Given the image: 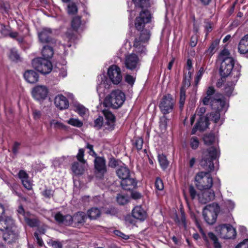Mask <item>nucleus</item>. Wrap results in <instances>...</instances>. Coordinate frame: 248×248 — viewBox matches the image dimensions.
I'll return each mask as SVG.
<instances>
[{
	"instance_id": "obj_12",
	"label": "nucleus",
	"mask_w": 248,
	"mask_h": 248,
	"mask_svg": "<svg viewBox=\"0 0 248 248\" xmlns=\"http://www.w3.org/2000/svg\"><path fill=\"white\" fill-rule=\"evenodd\" d=\"M108 75L109 79L114 84H119L122 79L121 69L116 65H112L109 67Z\"/></svg>"
},
{
	"instance_id": "obj_47",
	"label": "nucleus",
	"mask_w": 248,
	"mask_h": 248,
	"mask_svg": "<svg viewBox=\"0 0 248 248\" xmlns=\"http://www.w3.org/2000/svg\"><path fill=\"white\" fill-rule=\"evenodd\" d=\"M9 58L11 60L16 61L19 59L20 57L17 52L16 50L12 49L10 50Z\"/></svg>"
},
{
	"instance_id": "obj_51",
	"label": "nucleus",
	"mask_w": 248,
	"mask_h": 248,
	"mask_svg": "<svg viewBox=\"0 0 248 248\" xmlns=\"http://www.w3.org/2000/svg\"><path fill=\"white\" fill-rule=\"evenodd\" d=\"M103 122V118L102 117L99 116L94 122V127L97 129H99L102 126Z\"/></svg>"
},
{
	"instance_id": "obj_57",
	"label": "nucleus",
	"mask_w": 248,
	"mask_h": 248,
	"mask_svg": "<svg viewBox=\"0 0 248 248\" xmlns=\"http://www.w3.org/2000/svg\"><path fill=\"white\" fill-rule=\"evenodd\" d=\"M22 183L24 186L28 190H30L32 188V184L30 181L29 180V178L22 181Z\"/></svg>"
},
{
	"instance_id": "obj_15",
	"label": "nucleus",
	"mask_w": 248,
	"mask_h": 248,
	"mask_svg": "<svg viewBox=\"0 0 248 248\" xmlns=\"http://www.w3.org/2000/svg\"><path fill=\"white\" fill-rule=\"evenodd\" d=\"M4 232L3 238L7 243H12L18 238V231L16 227Z\"/></svg>"
},
{
	"instance_id": "obj_64",
	"label": "nucleus",
	"mask_w": 248,
	"mask_h": 248,
	"mask_svg": "<svg viewBox=\"0 0 248 248\" xmlns=\"http://www.w3.org/2000/svg\"><path fill=\"white\" fill-rule=\"evenodd\" d=\"M53 192L50 189H45L43 192V195L46 198H50L53 195Z\"/></svg>"
},
{
	"instance_id": "obj_21",
	"label": "nucleus",
	"mask_w": 248,
	"mask_h": 248,
	"mask_svg": "<svg viewBox=\"0 0 248 248\" xmlns=\"http://www.w3.org/2000/svg\"><path fill=\"white\" fill-rule=\"evenodd\" d=\"M238 50L241 54H245L248 53V34L243 36L240 40Z\"/></svg>"
},
{
	"instance_id": "obj_13",
	"label": "nucleus",
	"mask_w": 248,
	"mask_h": 248,
	"mask_svg": "<svg viewBox=\"0 0 248 248\" xmlns=\"http://www.w3.org/2000/svg\"><path fill=\"white\" fill-rule=\"evenodd\" d=\"M240 75V72L239 69L236 70L234 69L233 70L232 73V75H233V79L231 80H228L224 86V91L226 95L230 96L232 94L234 89V87L238 80Z\"/></svg>"
},
{
	"instance_id": "obj_49",
	"label": "nucleus",
	"mask_w": 248,
	"mask_h": 248,
	"mask_svg": "<svg viewBox=\"0 0 248 248\" xmlns=\"http://www.w3.org/2000/svg\"><path fill=\"white\" fill-rule=\"evenodd\" d=\"M190 144L191 147L193 149H197L199 145V141L198 138L196 137H193L191 138L190 141Z\"/></svg>"
},
{
	"instance_id": "obj_60",
	"label": "nucleus",
	"mask_w": 248,
	"mask_h": 248,
	"mask_svg": "<svg viewBox=\"0 0 248 248\" xmlns=\"http://www.w3.org/2000/svg\"><path fill=\"white\" fill-rule=\"evenodd\" d=\"M19 178L21 181L29 178L28 174L24 170H20L18 173Z\"/></svg>"
},
{
	"instance_id": "obj_40",
	"label": "nucleus",
	"mask_w": 248,
	"mask_h": 248,
	"mask_svg": "<svg viewBox=\"0 0 248 248\" xmlns=\"http://www.w3.org/2000/svg\"><path fill=\"white\" fill-rule=\"evenodd\" d=\"M192 75H190V73H187V75H186L183 80V85L181 88H184L186 90V88H188L190 85V80L191 78Z\"/></svg>"
},
{
	"instance_id": "obj_27",
	"label": "nucleus",
	"mask_w": 248,
	"mask_h": 248,
	"mask_svg": "<svg viewBox=\"0 0 248 248\" xmlns=\"http://www.w3.org/2000/svg\"><path fill=\"white\" fill-rule=\"evenodd\" d=\"M84 165L80 162H74L72 165L71 170L76 175H81L84 171Z\"/></svg>"
},
{
	"instance_id": "obj_42",
	"label": "nucleus",
	"mask_w": 248,
	"mask_h": 248,
	"mask_svg": "<svg viewBox=\"0 0 248 248\" xmlns=\"http://www.w3.org/2000/svg\"><path fill=\"white\" fill-rule=\"evenodd\" d=\"M186 100V90L184 88H181L180 95V108L182 109Z\"/></svg>"
},
{
	"instance_id": "obj_11",
	"label": "nucleus",
	"mask_w": 248,
	"mask_h": 248,
	"mask_svg": "<svg viewBox=\"0 0 248 248\" xmlns=\"http://www.w3.org/2000/svg\"><path fill=\"white\" fill-rule=\"evenodd\" d=\"M124 64L128 69L137 70L139 69L140 65L139 58L135 53L129 54L125 57Z\"/></svg>"
},
{
	"instance_id": "obj_6",
	"label": "nucleus",
	"mask_w": 248,
	"mask_h": 248,
	"mask_svg": "<svg viewBox=\"0 0 248 248\" xmlns=\"http://www.w3.org/2000/svg\"><path fill=\"white\" fill-rule=\"evenodd\" d=\"M124 100V94L121 91L117 90L105 97L103 104L106 107L118 108L123 105Z\"/></svg>"
},
{
	"instance_id": "obj_50",
	"label": "nucleus",
	"mask_w": 248,
	"mask_h": 248,
	"mask_svg": "<svg viewBox=\"0 0 248 248\" xmlns=\"http://www.w3.org/2000/svg\"><path fill=\"white\" fill-rule=\"evenodd\" d=\"M208 196H207V192L204 191L201 195L199 196V201L202 204H206L209 202V201H207Z\"/></svg>"
},
{
	"instance_id": "obj_7",
	"label": "nucleus",
	"mask_w": 248,
	"mask_h": 248,
	"mask_svg": "<svg viewBox=\"0 0 248 248\" xmlns=\"http://www.w3.org/2000/svg\"><path fill=\"white\" fill-rule=\"evenodd\" d=\"M32 66L43 74L49 73L52 69L51 62L47 59L42 58H37L34 59L32 61Z\"/></svg>"
},
{
	"instance_id": "obj_56",
	"label": "nucleus",
	"mask_w": 248,
	"mask_h": 248,
	"mask_svg": "<svg viewBox=\"0 0 248 248\" xmlns=\"http://www.w3.org/2000/svg\"><path fill=\"white\" fill-rule=\"evenodd\" d=\"M155 186L157 190H162L164 188L162 181L159 178H157L155 182Z\"/></svg>"
},
{
	"instance_id": "obj_28",
	"label": "nucleus",
	"mask_w": 248,
	"mask_h": 248,
	"mask_svg": "<svg viewBox=\"0 0 248 248\" xmlns=\"http://www.w3.org/2000/svg\"><path fill=\"white\" fill-rule=\"evenodd\" d=\"M77 37L76 34L72 32L71 31H67L66 33L65 37V40L67 41V44L64 43L63 46L70 47L72 45V43L74 42L77 39Z\"/></svg>"
},
{
	"instance_id": "obj_61",
	"label": "nucleus",
	"mask_w": 248,
	"mask_h": 248,
	"mask_svg": "<svg viewBox=\"0 0 248 248\" xmlns=\"http://www.w3.org/2000/svg\"><path fill=\"white\" fill-rule=\"evenodd\" d=\"M192 68V61L190 59H188L186 62V69L188 71V73L190 72V75L192 74L193 71L191 70Z\"/></svg>"
},
{
	"instance_id": "obj_59",
	"label": "nucleus",
	"mask_w": 248,
	"mask_h": 248,
	"mask_svg": "<svg viewBox=\"0 0 248 248\" xmlns=\"http://www.w3.org/2000/svg\"><path fill=\"white\" fill-rule=\"evenodd\" d=\"M189 192L190 196L192 200L194 199L197 196V192L194 187L192 186H190L189 187Z\"/></svg>"
},
{
	"instance_id": "obj_16",
	"label": "nucleus",
	"mask_w": 248,
	"mask_h": 248,
	"mask_svg": "<svg viewBox=\"0 0 248 248\" xmlns=\"http://www.w3.org/2000/svg\"><path fill=\"white\" fill-rule=\"evenodd\" d=\"M56 107L60 109H66L69 107V102L65 96L62 94H58L54 99Z\"/></svg>"
},
{
	"instance_id": "obj_29",
	"label": "nucleus",
	"mask_w": 248,
	"mask_h": 248,
	"mask_svg": "<svg viewBox=\"0 0 248 248\" xmlns=\"http://www.w3.org/2000/svg\"><path fill=\"white\" fill-rule=\"evenodd\" d=\"M53 54L54 52L52 47L49 46H44L42 50L43 58L48 60L53 56Z\"/></svg>"
},
{
	"instance_id": "obj_44",
	"label": "nucleus",
	"mask_w": 248,
	"mask_h": 248,
	"mask_svg": "<svg viewBox=\"0 0 248 248\" xmlns=\"http://www.w3.org/2000/svg\"><path fill=\"white\" fill-rule=\"evenodd\" d=\"M67 8L68 13L70 15H74L78 12V8L75 3L71 2L69 3Z\"/></svg>"
},
{
	"instance_id": "obj_36",
	"label": "nucleus",
	"mask_w": 248,
	"mask_h": 248,
	"mask_svg": "<svg viewBox=\"0 0 248 248\" xmlns=\"http://www.w3.org/2000/svg\"><path fill=\"white\" fill-rule=\"evenodd\" d=\"M81 24L80 17L79 16H76L72 20L71 26L74 30L77 31L80 27Z\"/></svg>"
},
{
	"instance_id": "obj_26",
	"label": "nucleus",
	"mask_w": 248,
	"mask_h": 248,
	"mask_svg": "<svg viewBox=\"0 0 248 248\" xmlns=\"http://www.w3.org/2000/svg\"><path fill=\"white\" fill-rule=\"evenodd\" d=\"M24 77L26 80L30 83H35L38 80V74L33 70H28L26 71Z\"/></svg>"
},
{
	"instance_id": "obj_52",
	"label": "nucleus",
	"mask_w": 248,
	"mask_h": 248,
	"mask_svg": "<svg viewBox=\"0 0 248 248\" xmlns=\"http://www.w3.org/2000/svg\"><path fill=\"white\" fill-rule=\"evenodd\" d=\"M32 116L35 120H39L42 115L41 111L38 109L33 108L32 109Z\"/></svg>"
},
{
	"instance_id": "obj_22",
	"label": "nucleus",
	"mask_w": 248,
	"mask_h": 248,
	"mask_svg": "<svg viewBox=\"0 0 248 248\" xmlns=\"http://www.w3.org/2000/svg\"><path fill=\"white\" fill-rule=\"evenodd\" d=\"M121 185L123 189L126 190H130L134 188L137 185V182L133 178H130L122 180Z\"/></svg>"
},
{
	"instance_id": "obj_2",
	"label": "nucleus",
	"mask_w": 248,
	"mask_h": 248,
	"mask_svg": "<svg viewBox=\"0 0 248 248\" xmlns=\"http://www.w3.org/2000/svg\"><path fill=\"white\" fill-rule=\"evenodd\" d=\"M219 153L217 148L211 147L203 153L201 161V166L208 172H200L195 177V186L200 190L209 189L213 186V179L209 172L214 169L213 160L218 157Z\"/></svg>"
},
{
	"instance_id": "obj_19",
	"label": "nucleus",
	"mask_w": 248,
	"mask_h": 248,
	"mask_svg": "<svg viewBox=\"0 0 248 248\" xmlns=\"http://www.w3.org/2000/svg\"><path fill=\"white\" fill-rule=\"evenodd\" d=\"M39 40L42 43H48L51 40L52 30L50 28H43L38 33Z\"/></svg>"
},
{
	"instance_id": "obj_24",
	"label": "nucleus",
	"mask_w": 248,
	"mask_h": 248,
	"mask_svg": "<svg viewBox=\"0 0 248 248\" xmlns=\"http://www.w3.org/2000/svg\"><path fill=\"white\" fill-rule=\"evenodd\" d=\"M133 217L141 220H143L146 217V214L141 206H137L132 210Z\"/></svg>"
},
{
	"instance_id": "obj_39",
	"label": "nucleus",
	"mask_w": 248,
	"mask_h": 248,
	"mask_svg": "<svg viewBox=\"0 0 248 248\" xmlns=\"http://www.w3.org/2000/svg\"><path fill=\"white\" fill-rule=\"evenodd\" d=\"M67 123L74 126L81 127L83 125V123L78 119L70 118L67 121Z\"/></svg>"
},
{
	"instance_id": "obj_20",
	"label": "nucleus",
	"mask_w": 248,
	"mask_h": 248,
	"mask_svg": "<svg viewBox=\"0 0 248 248\" xmlns=\"http://www.w3.org/2000/svg\"><path fill=\"white\" fill-rule=\"evenodd\" d=\"M94 166L95 170L102 174L107 171L106 161L103 157H96L94 160Z\"/></svg>"
},
{
	"instance_id": "obj_46",
	"label": "nucleus",
	"mask_w": 248,
	"mask_h": 248,
	"mask_svg": "<svg viewBox=\"0 0 248 248\" xmlns=\"http://www.w3.org/2000/svg\"><path fill=\"white\" fill-rule=\"evenodd\" d=\"M203 73H204V68H203V67H202L200 68L199 70L197 73L196 76L195 78L194 83H195V85L196 86H197L198 85L199 82L200 80H201V79L203 75Z\"/></svg>"
},
{
	"instance_id": "obj_9",
	"label": "nucleus",
	"mask_w": 248,
	"mask_h": 248,
	"mask_svg": "<svg viewBox=\"0 0 248 248\" xmlns=\"http://www.w3.org/2000/svg\"><path fill=\"white\" fill-rule=\"evenodd\" d=\"M175 102L170 94L164 95L159 103V108L164 114H167L172 111Z\"/></svg>"
},
{
	"instance_id": "obj_54",
	"label": "nucleus",
	"mask_w": 248,
	"mask_h": 248,
	"mask_svg": "<svg viewBox=\"0 0 248 248\" xmlns=\"http://www.w3.org/2000/svg\"><path fill=\"white\" fill-rule=\"evenodd\" d=\"M117 202L121 205H124L128 202L127 198L122 195H118L117 197Z\"/></svg>"
},
{
	"instance_id": "obj_37",
	"label": "nucleus",
	"mask_w": 248,
	"mask_h": 248,
	"mask_svg": "<svg viewBox=\"0 0 248 248\" xmlns=\"http://www.w3.org/2000/svg\"><path fill=\"white\" fill-rule=\"evenodd\" d=\"M10 27L0 23V32L3 36L7 37L8 34L10 33Z\"/></svg>"
},
{
	"instance_id": "obj_5",
	"label": "nucleus",
	"mask_w": 248,
	"mask_h": 248,
	"mask_svg": "<svg viewBox=\"0 0 248 248\" xmlns=\"http://www.w3.org/2000/svg\"><path fill=\"white\" fill-rule=\"evenodd\" d=\"M229 55V51L224 49L220 52L219 56V59L221 61L219 73L222 78L229 76L234 66V60Z\"/></svg>"
},
{
	"instance_id": "obj_23",
	"label": "nucleus",
	"mask_w": 248,
	"mask_h": 248,
	"mask_svg": "<svg viewBox=\"0 0 248 248\" xmlns=\"http://www.w3.org/2000/svg\"><path fill=\"white\" fill-rule=\"evenodd\" d=\"M145 44V43L140 42L138 38H135L133 43L135 51L140 55L146 54L147 49L144 45Z\"/></svg>"
},
{
	"instance_id": "obj_58",
	"label": "nucleus",
	"mask_w": 248,
	"mask_h": 248,
	"mask_svg": "<svg viewBox=\"0 0 248 248\" xmlns=\"http://www.w3.org/2000/svg\"><path fill=\"white\" fill-rule=\"evenodd\" d=\"M114 233L116 235L119 236L125 240H127L129 238L128 235L124 234L119 230H115L114 231Z\"/></svg>"
},
{
	"instance_id": "obj_4",
	"label": "nucleus",
	"mask_w": 248,
	"mask_h": 248,
	"mask_svg": "<svg viewBox=\"0 0 248 248\" xmlns=\"http://www.w3.org/2000/svg\"><path fill=\"white\" fill-rule=\"evenodd\" d=\"M54 218L59 224L78 227L84 224L86 219V215L84 212H78L73 216L70 215L63 216L60 212H58L55 214Z\"/></svg>"
},
{
	"instance_id": "obj_48",
	"label": "nucleus",
	"mask_w": 248,
	"mask_h": 248,
	"mask_svg": "<svg viewBox=\"0 0 248 248\" xmlns=\"http://www.w3.org/2000/svg\"><path fill=\"white\" fill-rule=\"evenodd\" d=\"M8 36L13 39H16L17 41L19 43H21L23 41V38L22 37L16 38L18 36V32L16 31L13 32L12 31L11 29L10 31V33L8 34Z\"/></svg>"
},
{
	"instance_id": "obj_3",
	"label": "nucleus",
	"mask_w": 248,
	"mask_h": 248,
	"mask_svg": "<svg viewBox=\"0 0 248 248\" xmlns=\"http://www.w3.org/2000/svg\"><path fill=\"white\" fill-rule=\"evenodd\" d=\"M148 8H141L139 16L137 17L135 21V26L136 29L140 31L142 30L139 37H137L140 42L146 43L150 39V32L147 30H142L145 25L149 23L151 19V15L150 11L147 10Z\"/></svg>"
},
{
	"instance_id": "obj_18",
	"label": "nucleus",
	"mask_w": 248,
	"mask_h": 248,
	"mask_svg": "<svg viewBox=\"0 0 248 248\" xmlns=\"http://www.w3.org/2000/svg\"><path fill=\"white\" fill-rule=\"evenodd\" d=\"M103 113L107 120L106 124V128L112 130L114 129L115 123V117L114 115L109 111L108 110H104Z\"/></svg>"
},
{
	"instance_id": "obj_31",
	"label": "nucleus",
	"mask_w": 248,
	"mask_h": 248,
	"mask_svg": "<svg viewBox=\"0 0 248 248\" xmlns=\"http://www.w3.org/2000/svg\"><path fill=\"white\" fill-rule=\"evenodd\" d=\"M136 7L140 8H148L150 6L149 0H132Z\"/></svg>"
},
{
	"instance_id": "obj_63",
	"label": "nucleus",
	"mask_w": 248,
	"mask_h": 248,
	"mask_svg": "<svg viewBox=\"0 0 248 248\" xmlns=\"http://www.w3.org/2000/svg\"><path fill=\"white\" fill-rule=\"evenodd\" d=\"M235 248H248V239H246L239 243Z\"/></svg>"
},
{
	"instance_id": "obj_33",
	"label": "nucleus",
	"mask_w": 248,
	"mask_h": 248,
	"mask_svg": "<svg viewBox=\"0 0 248 248\" xmlns=\"http://www.w3.org/2000/svg\"><path fill=\"white\" fill-rule=\"evenodd\" d=\"M24 220L26 223L31 227H37L39 225V220L36 218L28 217L25 216Z\"/></svg>"
},
{
	"instance_id": "obj_34",
	"label": "nucleus",
	"mask_w": 248,
	"mask_h": 248,
	"mask_svg": "<svg viewBox=\"0 0 248 248\" xmlns=\"http://www.w3.org/2000/svg\"><path fill=\"white\" fill-rule=\"evenodd\" d=\"M50 124L51 126L55 129H65L66 128V126L63 123L55 120H51L50 121Z\"/></svg>"
},
{
	"instance_id": "obj_32",
	"label": "nucleus",
	"mask_w": 248,
	"mask_h": 248,
	"mask_svg": "<svg viewBox=\"0 0 248 248\" xmlns=\"http://www.w3.org/2000/svg\"><path fill=\"white\" fill-rule=\"evenodd\" d=\"M158 160L162 169L165 170L168 167L169 162L165 155L163 154L158 155Z\"/></svg>"
},
{
	"instance_id": "obj_38",
	"label": "nucleus",
	"mask_w": 248,
	"mask_h": 248,
	"mask_svg": "<svg viewBox=\"0 0 248 248\" xmlns=\"http://www.w3.org/2000/svg\"><path fill=\"white\" fill-rule=\"evenodd\" d=\"M208 235L209 237L213 241L215 248H221V245L218 241V238L213 232H209Z\"/></svg>"
},
{
	"instance_id": "obj_14",
	"label": "nucleus",
	"mask_w": 248,
	"mask_h": 248,
	"mask_svg": "<svg viewBox=\"0 0 248 248\" xmlns=\"http://www.w3.org/2000/svg\"><path fill=\"white\" fill-rule=\"evenodd\" d=\"M48 90L43 85H38L34 87L31 93L33 97L37 100H40L45 99L47 95Z\"/></svg>"
},
{
	"instance_id": "obj_10",
	"label": "nucleus",
	"mask_w": 248,
	"mask_h": 248,
	"mask_svg": "<svg viewBox=\"0 0 248 248\" xmlns=\"http://www.w3.org/2000/svg\"><path fill=\"white\" fill-rule=\"evenodd\" d=\"M217 231L224 239H233L236 234L235 229L230 224H224L218 226Z\"/></svg>"
},
{
	"instance_id": "obj_35",
	"label": "nucleus",
	"mask_w": 248,
	"mask_h": 248,
	"mask_svg": "<svg viewBox=\"0 0 248 248\" xmlns=\"http://www.w3.org/2000/svg\"><path fill=\"white\" fill-rule=\"evenodd\" d=\"M204 143L209 145L212 144L215 140V136L213 134H208L205 135L203 137Z\"/></svg>"
},
{
	"instance_id": "obj_25",
	"label": "nucleus",
	"mask_w": 248,
	"mask_h": 248,
	"mask_svg": "<svg viewBox=\"0 0 248 248\" xmlns=\"http://www.w3.org/2000/svg\"><path fill=\"white\" fill-rule=\"evenodd\" d=\"M117 176L122 180L130 176V170L124 164H122L116 170Z\"/></svg>"
},
{
	"instance_id": "obj_53",
	"label": "nucleus",
	"mask_w": 248,
	"mask_h": 248,
	"mask_svg": "<svg viewBox=\"0 0 248 248\" xmlns=\"http://www.w3.org/2000/svg\"><path fill=\"white\" fill-rule=\"evenodd\" d=\"M123 164L121 161L118 160H116L115 158H112L110 159L109 162V166L112 168H115L118 166V168Z\"/></svg>"
},
{
	"instance_id": "obj_8",
	"label": "nucleus",
	"mask_w": 248,
	"mask_h": 248,
	"mask_svg": "<svg viewBox=\"0 0 248 248\" xmlns=\"http://www.w3.org/2000/svg\"><path fill=\"white\" fill-rule=\"evenodd\" d=\"M218 208L214 205H208L203 209L202 215L205 221L210 225H212L216 221L217 216Z\"/></svg>"
},
{
	"instance_id": "obj_43",
	"label": "nucleus",
	"mask_w": 248,
	"mask_h": 248,
	"mask_svg": "<svg viewBox=\"0 0 248 248\" xmlns=\"http://www.w3.org/2000/svg\"><path fill=\"white\" fill-rule=\"evenodd\" d=\"M84 150L83 149H79L78 152L76 156L78 160L80 163L85 164L86 163V160L84 159Z\"/></svg>"
},
{
	"instance_id": "obj_1",
	"label": "nucleus",
	"mask_w": 248,
	"mask_h": 248,
	"mask_svg": "<svg viewBox=\"0 0 248 248\" xmlns=\"http://www.w3.org/2000/svg\"><path fill=\"white\" fill-rule=\"evenodd\" d=\"M202 102L204 105H209L212 111L206 117L200 118L196 125L197 128L204 130L208 127L209 121L222 124L223 120L221 118V115L225 114L228 108V104L223 95L221 93H215L214 88L210 86L206 91V95L202 99Z\"/></svg>"
},
{
	"instance_id": "obj_30",
	"label": "nucleus",
	"mask_w": 248,
	"mask_h": 248,
	"mask_svg": "<svg viewBox=\"0 0 248 248\" xmlns=\"http://www.w3.org/2000/svg\"><path fill=\"white\" fill-rule=\"evenodd\" d=\"M87 214L91 219H96L100 217L101 212L97 208H92L88 211Z\"/></svg>"
},
{
	"instance_id": "obj_55",
	"label": "nucleus",
	"mask_w": 248,
	"mask_h": 248,
	"mask_svg": "<svg viewBox=\"0 0 248 248\" xmlns=\"http://www.w3.org/2000/svg\"><path fill=\"white\" fill-rule=\"evenodd\" d=\"M168 119L165 116H163L160 119V127L162 128L165 129L167 126Z\"/></svg>"
},
{
	"instance_id": "obj_41",
	"label": "nucleus",
	"mask_w": 248,
	"mask_h": 248,
	"mask_svg": "<svg viewBox=\"0 0 248 248\" xmlns=\"http://www.w3.org/2000/svg\"><path fill=\"white\" fill-rule=\"evenodd\" d=\"M75 110L80 116L85 115L88 112V109L80 104L77 105L75 106Z\"/></svg>"
},
{
	"instance_id": "obj_17",
	"label": "nucleus",
	"mask_w": 248,
	"mask_h": 248,
	"mask_svg": "<svg viewBox=\"0 0 248 248\" xmlns=\"http://www.w3.org/2000/svg\"><path fill=\"white\" fill-rule=\"evenodd\" d=\"M16 227L14 221L11 217H6L0 219V230L5 231Z\"/></svg>"
},
{
	"instance_id": "obj_45",
	"label": "nucleus",
	"mask_w": 248,
	"mask_h": 248,
	"mask_svg": "<svg viewBox=\"0 0 248 248\" xmlns=\"http://www.w3.org/2000/svg\"><path fill=\"white\" fill-rule=\"evenodd\" d=\"M143 143V139L141 138H136L134 139L133 144L138 150H141Z\"/></svg>"
},
{
	"instance_id": "obj_62",
	"label": "nucleus",
	"mask_w": 248,
	"mask_h": 248,
	"mask_svg": "<svg viewBox=\"0 0 248 248\" xmlns=\"http://www.w3.org/2000/svg\"><path fill=\"white\" fill-rule=\"evenodd\" d=\"M105 213L106 214L110 215L111 216H114V215H115L116 214H117V211L115 208L111 207V208L108 209L106 211Z\"/></svg>"
}]
</instances>
